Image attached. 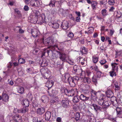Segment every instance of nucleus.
I'll list each match as a JSON object with an SVG mask.
<instances>
[{
	"instance_id": "1",
	"label": "nucleus",
	"mask_w": 122,
	"mask_h": 122,
	"mask_svg": "<svg viewBox=\"0 0 122 122\" xmlns=\"http://www.w3.org/2000/svg\"><path fill=\"white\" fill-rule=\"evenodd\" d=\"M54 41L51 39L50 37H48L45 41H43V43L46 46L49 45V48H52L53 49L57 48L59 49L57 45H53V44Z\"/></svg>"
},
{
	"instance_id": "2",
	"label": "nucleus",
	"mask_w": 122,
	"mask_h": 122,
	"mask_svg": "<svg viewBox=\"0 0 122 122\" xmlns=\"http://www.w3.org/2000/svg\"><path fill=\"white\" fill-rule=\"evenodd\" d=\"M31 14L33 18L31 20V22L35 24L36 23L38 20V18L40 15V13L38 11L35 10L31 12Z\"/></svg>"
},
{
	"instance_id": "3",
	"label": "nucleus",
	"mask_w": 122,
	"mask_h": 122,
	"mask_svg": "<svg viewBox=\"0 0 122 122\" xmlns=\"http://www.w3.org/2000/svg\"><path fill=\"white\" fill-rule=\"evenodd\" d=\"M59 53V57L62 62H66L70 60L69 56L68 55L62 52H57Z\"/></svg>"
},
{
	"instance_id": "4",
	"label": "nucleus",
	"mask_w": 122,
	"mask_h": 122,
	"mask_svg": "<svg viewBox=\"0 0 122 122\" xmlns=\"http://www.w3.org/2000/svg\"><path fill=\"white\" fill-rule=\"evenodd\" d=\"M114 15L118 22L122 21V14L121 12L119 11H115L114 12Z\"/></svg>"
},
{
	"instance_id": "5",
	"label": "nucleus",
	"mask_w": 122,
	"mask_h": 122,
	"mask_svg": "<svg viewBox=\"0 0 122 122\" xmlns=\"http://www.w3.org/2000/svg\"><path fill=\"white\" fill-rule=\"evenodd\" d=\"M28 108L27 107H24L22 109H21L20 110H18V109L16 108H14V112L15 113H25L28 110Z\"/></svg>"
},
{
	"instance_id": "6",
	"label": "nucleus",
	"mask_w": 122,
	"mask_h": 122,
	"mask_svg": "<svg viewBox=\"0 0 122 122\" xmlns=\"http://www.w3.org/2000/svg\"><path fill=\"white\" fill-rule=\"evenodd\" d=\"M35 0H31L29 5L31 6L35 7H39L40 5V3L39 1H36Z\"/></svg>"
},
{
	"instance_id": "7",
	"label": "nucleus",
	"mask_w": 122,
	"mask_h": 122,
	"mask_svg": "<svg viewBox=\"0 0 122 122\" xmlns=\"http://www.w3.org/2000/svg\"><path fill=\"white\" fill-rule=\"evenodd\" d=\"M114 103V101H112L111 99V101H107L104 102L102 106V108H107L111 103L113 104Z\"/></svg>"
},
{
	"instance_id": "8",
	"label": "nucleus",
	"mask_w": 122,
	"mask_h": 122,
	"mask_svg": "<svg viewBox=\"0 0 122 122\" xmlns=\"http://www.w3.org/2000/svg\"><path fill=\"white\" fill-rule=\"evenodd\" d=\"M69 27L68 25V23L66 21H63L61 27L63 29L66 30Z\"/></svg>"
},
{
	"instance_id": "9",
	"label": "nucleus",
	"mask_w": 122,
	"mask_h": 122,
	"mask_svg": "<svg viewBox=\"0 0 122 122\" xmlns=\"http://www.w3.org/2000/svg\"><path fill=\"white\" fill-rule=\"evenodd\" d=\"M13 119L15 122H21V117L19 115H16L14 116L13 117Z\"/></svg>"
},
{
	"instance_id": "10",
	"label": "nucleus",
	"mask_w": 122,
	"mask_h": 122,
	"mask_svg": "<svg viewBox=\"0 0 122 122\" xmlns=\"http://www.w3.org/2000/svg\"><path fill=\"white\" fill-rule=\"evenodd\" d=\"M69 102L67 100H63L62 102V106L65 108H66L69 107Z\"/></svg>"
},
{
	"instance_id": "11",
	"label": "nucleus",
	"mask_w": 122,
	"mask_h": 122,
	"mask_svg": "<svg viewBox=\"0 0 122 122\" xmlns=\"http://www.w3.org/2000/svg\"><path fill=\"white\" fill-rule=\"evenodd\" d=\"M104 97H105V96L103 95L102 94L101 95L98 101V104L102 106H102L104 102Z\"/></svg>"
},
{
	"instance_id": "12",
	"label": "nucleus",
	"mask_w": 122,
	"mask_h": 122,
	"mask_svg": "<svg viewBox=\"0 0 122 122\" xmlns=\"http://www.w3.org/2000/svg\"><path fill=\"white\" fill-rule=\"evenodd\" d=\"M40 32L39 30H35L31 32L32 36L36 38L39 36Z\"/></svg>"
},
{
	"instance_id": "13",
	"label": "nucleus",
	"mask_w": 122,
	"mask_h": 122,
	"mask_svg": "<svg viewBox=\"0 0 122 122\" xmlns=\"http://www.w3.org/2000/svg\"><path fill=\"white\" fill-rule=\"evenodd\" d=\"M79 98L82 101H87L88 100L89 98V97H87L85 95L82 94H81L79 96H78Z\"/></svg>"
},
{
	"instance_id": "14",
	"label": "nucleus",
	"mask_w": 122,
	"mask_h": 122,
	"mask_svg": "<svg viewBox=\"0 0 122 122\" xmlns=\"http://www.w3.org/2000/svg\"><path fill=\"white\" fill-rule=\"evenodd\" d=\"M118 63H114L111 64V66L112 67V70L114 71H116L117 72H118V66H117L118 65Z\"/></svg>"
},
{
	"instance_id": "15",
	"label": "nucleus",
	"mask_w": 122,
	"mask_h": 122,
	"mask_svg": "<svg viewBox=\"0 0 122 122\" xmlns=\"http://www.w3.org/2000/svg\"><path fill=\"white\" fill-rule=\"evenodd\" d=\"M106 94L107 97L108 98H112L113 95L112 92L109 90H107L106 92Z\"/></svg>"
},
{
	"instance_id": "16",
	"label": "nucleus",
	"mask_w": 122,
	"mask_h": 122,
	"mask_svg": "<svg viewBox=\"0 0 122 122\" xmlns=\"http://www.w3.org/2000/svg\"><path fill=\"white\" fill-rule=\"evenodd\" d=\"M2 96L3 101L5 102H7L9 101V96L7 94L3 92L2 93Z\"/></svg>"
},
{
	"instance_id": "17",
	"label": "nucleus",
	"mask_w": 122,
	"mask_h": 122,
	"mask_svg": "<svg viewBox=\"0 0 122 122\" xmlns=\"http://www.w3.org/2000/svg\"><path fill=\"white\" fill-rule=\"evenodd\" d=\"M80 52L82 55L83 54H86L87 53L88 50L85 47L82 46L80 48Z\"/></svg>"
},
{
	"instance_id": "18",
	"label": "nucleus",
	"mask_w": 122,
	"mask_h": 122,
	"mask_svg": "<svg viewBox=\"0 0 122 122\" xmlns=\"http://www.w3.org/2000/svg\"><path fill=\"white\" fill-rule=\"evenodd\" d=\"M116 110L118 116L121 117H122V109L121 108L117 107Z\"/></svg>"
},
{
	"instance_id": "19",
	"label": "nucleus",
	"mask_w": 122,
	"mask_h": 122,
	"mask_svg": "<svg viewBox=\"0 0 122 122\" xmlns=\"http://www.w3.org/2000/svg\"><path fill=\"white\" fill-rule=\"evenodd\" d=\"M53 82L51 80H48L47 81L46 83V86L48 88L51 87L53 84Z\"/></svg>"
},
{
	"instance_id": "20",
	"label": "nucleus",
	"mask_w": 122,
	"mask_h": 122,
	"mask_svg": "<svg viewBox=\"0 0 122 122\" xmlns=\"http://www.w3.org/2000/svg\"><path fill=\"white\" fill-rule=\"evenodd\" d=\"M67 81L69 83V84L70 85H71V86H74L75 85V84L74 83V79L71 77H70L68 79Z\"/></svg>"
},
{
	"instance_id": "21",
	"label": "nucleus",
	"mask_w": 122,
	"mask_h": 122,
	"mask_svg": "<svg viewBox=\"0 0 122 122\" xmlns=\"http://www.w3.org/2000/svg\"><path fill=\"white\" fill-rule=\"evenodd\" d=\"M41 99V101L44 103L47 102L49 101L48 97L46 95H44L42 97Z\"/></svg>"
},
{
	"instance_id": "22",
	"label": "nucleus",
	"mask_w": 122,
	"mask_h": 122,
	"mask_svg": "<svg viewBox=\"0 0 122 122\" xmlns=\"http://www.w3.org/2000/svg\"><path fill=\"white\" fill-rule=\"evenodd\" d=\"M45 112V110L44 108H39L37 109L36 111L37 114L41 115L43 113Z\"/></svg>"
},
{
	"instance_id": "23",
	"label": "nucleus",
	"mask_w": 122,
	"mask_h": 122,
	"mask_svg": "<svg viewBox=\"0 0 122 122\" xmlns=\"http://www.w3.org/2000/svg\"><path fill=\"white\" fill-rule=\"evenodd\" d=\"M51 74V73L50 71L49 70H48L45 73L44 75L43 76V77L47 79L50 77Z\"/></svg>"
},
{
	"instance_id": "24",
	"label": "nucleus",
	"mask_w": 122,
	"mask_h": 122,
	"mask_svg": "<svg viewBox=\"0 0 122 122\" xmlns=\"http://www.w3.org/2000/svg\"><path fill=\"white\" fill-rule=\"evenodd\" d=\"M45 119L47 121H48L50 119L51 116V113L49 111H47L46 112L45 114Z\"/></svg>"
},
{
	"instance_id": "25",
	"label": "nucleus",
	"mask_w": 122,
	"mask_h": 122,
	"mask_svg": "<svg viewBox=\"0 0 122 122\" xmlns=\"http://www.w3.org/2000/svg\"><path fill=\"white\" fill-rule=\"evenodd\" d=\"M97 92L93 90H92L91 92V94L92 98L93 99H95L97 97Z\"/></svg>"
},
{
	"instance_id": "26",
	"label": "nucleus",
	"mask_w": 122,
	"mask_h": 122,
	"mask_svg": "<svg viewBox=\"0 0 122 122\" xmlns=\"http://www.w3.org/2000/svg\"><path fill=\"white\" fill-rule=\"evenodd\" d=\"M97 2L93 1L92 2L91 6L93 9H96L97 7Z\"/></svg>"
},
{
	"instance_id": "27",
	"label": "nucleus",
	"mask_w": 122,
	"mask_h": 122,
	"mask_svg": "<svg viewBox=\"0 0 122 122\" xmlns=\"http://www.w3.org/2000/svg\"><path fill=\"white\" fill-rule=\"evenodd\" d=\"M39 19L40 20V24H42L43 23H45V17L44 15L40 16L39 17Z\"/></svg>"
},
{
	"instance_id": "28",
	"label": "nucleus",
	"mask_w": 122,
	"mask_h": 122,
	"mask_svg": "<svg viewBox=\"0 0 122 122\" xmlns=\"http://www.w3.org/2000/svg\"><path fill=\"white\" fill-rule=\"evenodd\" d=\"M83 81L87 84H89L91 82V79L88 77H85L83 79Z\"/></svg>"
},
{
	"instance_id": "29",
	"label": "nucleus",
	"mask_w": 122,
	"mask_h": 122,
	"mask_svg": "<svg viewBox=\"0 0 122 122\" xmlns=\"http://www.w3.org/2000/svg\"><path fill=\"white\" fill-rule=\"evenodd\" d=\"M70 77V75L68 73H65L62 75V80L64 81L66 80L67 79V80Z\"/></svg>"
},
{
	"instance_id": "30",
	"label": "nucleus",
	"mask_w": 122,
	"mask_h": 122,
	"mask_svg": "<svg viewBox=\"0 0 122 122\" xmlns=\"http://www.w3.org/2000/svg\"><path fill=\"white\" fill-rule=\"evenodd\" d=\"M92 106L93 107L95 110L96 111L98 110L101 109L102 108V107H99L97 106V105L94 104H93Z\"/></svg>"
},
{
	"instance_id": "31",
	"label": "nucleus",
	"mask_w": 122,
	"mask_h": 122,
	"mask_svg": "<svg viewBox=\"0 0 122 122\" xmlns=\"http://www.w3.org/2000/svg\"><path fill=\"white\" fill-rule=\"evenodd\" d=\"M98 57L95 56L92 57L93 62L95 63H96L98 61Z\"/></svg>"
},
{
	"instance_id": "32",
	"label": "nucleus",
	"mask_w": 122,
	"mask_h": 122,
	"mask_svg": "<svg viewBox=\"0 0 122 122\" xmlns=\"http://www.w3.org/2000/svg\"><path fill=\"white\" fill-rule=\"evenodd\" d=\"M79 106L80 108L84 110H85L86 106L83 103H80L79 104Z\"/></svg>"
},
{
	"instance_id": "33",
	"label": "nucleus",
	"mask_w": 122,
	"mask_h": 122,
	"mask_svg": "<svg viewBox=\"0 0 122 122\" xmlns=\"http://www.w3.org/2000/svg\"><path fill=\"white\" fill-rule=\"evenodd\" d=\"M68 94L71 96H73L75 93V92L74 90L73 89H71L70 90Z\"/></svg>"
},
{
	"instance_id": "34",
	"label": "nucleus",
	"mask_w": 122,
	"mask_h": 122,
	"mask_svg": "<svg viewBox=\"0 0 122 122\" xmlns=\"http://www.w3.org/2000/svg\"><path fill=\"white\" fill-rule=\"evenodd\" d=\"M86 59L85 58H84L83 59V60L82 61L81 60H80L79 61L80 63L82 65H86Z\"/></svg>"
},
{
	"instance_id": "35",
	"label": "nucleus",
	"mask_w": 122,
	"mask_h": 122,
	"mask_svg": "<svg viewBox=\"0 0 122 122\" xmlns=\"http://www.w3.org/2000/svg\"><path fill=\"white\" fill-rule=\"evenodd\" d=\"M73 101L74 103H75L78 102L79 101V100L78 98V97L77 96L73 97Z\"/></svg>"
},
{
	"instance_id": "36",
	"label": "nucleus",
	"mask_w": 122,
	"mask_h": 122,
	"mask_svg": "<svg viewBox=\"0 0 122 122\" xmlns=\"http://www.w3.org/2000/svg\"><path fill=\"white\" fill-rule=\"evenodd\" d=\"M58 93L57 91L55 90H53L51 92V93H49V95L50 96L56 95Z\"/></svg>"
},
{
	"instance_id": "37",
	"label": "nucleus",
	"mask_w": 122,
	"mask_h": 122,
	"mask_svg": "<svg viewBox=\"0 0 122 122\" xmlns=\"http://www.w3.org/2000/svg\"><path fill=\"white\" fill-rule=\"evenodd\" d=\"M48 62L45 60H44V61H42L41 64V66L42 67L46 66L47 65Z\"/></svg>"
},
{
	"instance_id": "38",
	"label": "nucleus",
	"mask_w": 122,
	"mask_h": 122,
	"mask_svg": "<svg viewBox=\"0 0 122 122\" xmlns=\"http://www.w3.org/2000/svg\"><path fill=\"white\" fill-rule=\"evenodd\" d=\"M52 24L53 25L52 27L53 28H57L59 26V24L57 23H52Z\"/></svg>"
},
{
	"instance_id": "39",
	"label": "nucleus",
	"mask_w": 122,
	"mask_h": 122,
	"mask_svg": "<svg viewBox=\"0 0 122 122\" xmlns=\"http://www.w3.org/2000/svg\"><path fill=\"white\" fill-rule=\"evenodd\" d=\"M101 13L102 15L105 16L107 15V10L105 9L102 10L101 11Z\"/></svg>"
},
{
	"instance_id": "40",
	"label": "nucleus",
	"mask_w": 122,
	"mask_h": 122,
	"mask_svg": "<svg viewBox=\"0 0 122 122\" xmlns=\"http://www.w3.org/2000/svg\"><path fill=\"white\" fill-rule=\"evenodd\" d=\"M88 33L90 34H92L94 31V28L93 27H91L88 28Z\"/></svg>"
},
{
	"instance_id": "41",
	"label": "nucleus",
	"mask_w": 122,
	"mask_h": 122,
	"mask_svg": "<svg viewBox=\"0 0 122 122\" xmlns=\"http://www.w3.org/2000/svg\"><path fill=\"white\" fill-rule=\"evenodd\" d=\"M73 78L75 84L76 83H77L79 80V78L78 76L74 77Z\"/></svg>"
},
{
	"instance_id": "42",
	"label": "nucleus",
	"mask_w": 122,
	"mask_h": 122,
	"mask_svg": "<svg viewBox=\"0 0 122 122\" xmlns=\"http://www.w3.org/2000/svg\"><path fill=\"white\" fill-rule=\"evenodd\" d=\"M114 71L112 70V71H110L109 72L110 76L112 77H113V76H116V74Z\"/></svg>"
},
{
	"instance_id": "43",
	"label": "nucleus",
	"mask_w": 122,
	"mask_h": 122,
	"mask_svg": "<svg viewBox=\"0 0 122 122\" xmlns=\"http://www.w3.org/2000/svg\"><path fill=\"white\" fill-rule=\"evenodd\" d=\"M99 4L100 5H102L103 4L105 5L107 3V0H102L99 1Z\"/></svg>"
},
{
	"instance_id": "44",
	"label": "nucleus",
	"mask_w": 122,
	"mask_h": 122,
	"mask_svg": "<svg viewBox=\"0 0 122 122\" xmlns=\"http://www.w3.org/2000/svg\"><path fill=\"white\" fill-rule=\"evenodd\" d=\"M18 63L20 64H23L25 62V60L23 58H20L18 60Z\"/></svg>"
},
{
	"instance_id": "45",
	"label": "nucleus",
	"mask_w": 122,
	"mask_h": 122,
	"mask_svg": "<svg viewBox=\"0 0 122 122\" xmlns=\"http://www.w3.org/2000/svg\"><path fill=\"white\" fill-rule=\"evenodd\" d=\"M49 5L51 7H54L55 6V2L51 0L49 3Z\"/></svg>"
},
{
	"instance_id": "46",
	"label": "nucleus",
	"mask_w": 122,
	"mask_h": 122,
	"mask_svg": "<svg viewBox=\"0 0 122 122\" xmlns=\"http://www.w3.org/2000/svg\"><path fill=\"white\" fill-rule=\"evenodd\" d=\"M108 4L112 5L114 4L115 2L114 0H109L108 2Z\"/></svg>"
},
{
	"instance_id": "47",
	"label": "nucleus",
	"mask_w": 122,
	"mask_h": 122,
	"mask_svg": "<svg viewBox=\"0 0 122 122\" xmlns=\"http://www.w3.org/2000/svg\"><path fill=\"white\" fill-rule=\"evenodd\" d=\"M68 36L71 39H72L74 35L71 32H69L68 35Z\"/></svg>"
},
{
	"instance_id": "48",
	"label": "nucleus",
	"mask_w": 122,
	"mask_h": 122,
	"mask_svg": "<svg viewBox=\"0 0 122 122\" xmlns=\"http://www.w3.org/2000/svg\"><path fill=\"white\" fill-rule=\"evenodd\" d=\"M80 117V114L79 113H77L75 115V119L77 121L79 120Z\"/></svg>"
},
{
	"instance_id": "49",
	"label": "nucleus",
	"mask_w": 122,
	"mask_h": 122,
	"mask_svg": "<svg viewBox=\"0 0 122 122\" xmlns=\"http://www.w3.org/2000/svg\"><path fill=\"white\" fill-rule=\"evenodd\" d=\"M24 105L26 107L29 106V103L28 101L27 100H25L23 102Z\"/></svg>"
},
{
	"instance_id": "50",
	"label": "nucleus",
	"mask_w": 122,
	"mask_h": 122,
	"mask_svg": "<svg viewBox=\"0 0 122 122\" xmlns=\"http://www.w3.org/2000/svg\"><path fill=\"white\" fill-rule=\"evenodd\" d=\"M24 91V89L22 87H20L19 88V89L18 90V92L19 93L21 94L23 93Z\"/></svg>"
},
{
	"instance_id": "51",
	"label": "nucleus",
	"mask_w": 122,
	"mask_h": 122,
	"mask_svg": "<svg viewBox=\"0 0 122 122\" xmlns=\"http://www.w3.org/2000/svg\"><path fill=\"white\" fill-rule=\"evenodd\" d=\"M73 69L75 72H76L79 69V67L76 65H75L73 67Z\"/></svg>"
},
{
	"instance_id": "52",
	"label": "nucleus",
	"mask_w": 122,
	"mask_h": 122,
	"mask_svg": "<svg viewBox=\"0 0 122 122\" xmlns=\"http://www.w3.org/2000/svg\"><path fill=\"white\" fill-rule=\"evenodd\" d=\"M114 86L115 87V89L116 90H118L120 89V87L117 83L115 84Z\"/></svg>"
},
{
	"instance_id": "53",
	"label": "nucleus",
	"mask_w": 122,
	"mask_h": 122,
	"mask_svg": "<svg viewBox=\"0 0 122 122\" xmlns=\"http://www.w3.org/2000/svg\"><path fill=\"white\" fill-rule=\"evenodd\" d=\"M106 62L107 61L103 59L101 60L100 61V62L101 65H103L105 64Z\"/></svg>"
},
{
	"instance_id": "54",
	"label": "nucleus",
	"mask_w": 122,
	"mask_h": 122,
	"mask_svg": "<svg viewBox=\"0 0 122 122\" xmlns=\"http://www.w3.org/2000/svg\"><path fill=\"white\" fill-rule=\"evenodd\" d=\"M101 74L102 72L100 71H97L96 73L97 76L98 77H100L101 76Z\"/></svg>"
},
{
	"instance_id": "55",
	"label": "nucleus",
	"mask_w": 122,
	"mask_h": 122,
	"mask_svg": "<svg viewBox=\"0 0 122 122\" xmlns=\"http://www.w3.org/2000/svg\"><path fill=\"white\" fill-rule=\"evenodd\" d=\"M114 32V30L112 29L110 30V35L111 36H112Z\"/></svg>"
},
{
	"instance_id": "56",
	"label": "nucleus",
	"mask_w": 122,
	"mask_h": 122,
	"mask_svg": "<svg viewBox=\"0 0 122 122\" xmlns=\"http://www.w3.org/2000/svg\"><path fill=\"white\" fill-rule=\"evenodd\" d=\"M52 56L53 58H57L58 57V55L56 53H53Z\"/></svg>"
},
{
	"instance_id": "57",
	"label": "nucleus",
	"mask_w": 122,
	"mask_h": 122,
	"mask_svg": "<svg viewBox=\"0 0 122 122\" xmlns=\"http://www.w3.org/2000/svg\"><path fill=\"white\" fill-rule=\"evenodd\" d=\"M27 97L29 98V99L30 100H32V95H31V93L28 94L27 96Z\"/></svg>"
},
{
	"instance_id": "58",
	"label": "nucleus",
	"mask_w": 122,
	"mask_h": 122,
	"mask_svg": "<svg viewBox=\"0 0 122 122\" xmlns=\"http://www.w3.org/2000/svg\"><path fill=\"white\" fill-rule=\"evenodd\" d=\"M24 10L25 11H27L29 9V8L28 6L27 5L25 6L24 8Z\"/></svg>"
},
{
	"instance_id": "59",
	"label": "nucleus",
	"mask_w": 122,
	"mask_h": 122,
	"mask_svg": "<svg viewBox=\"0 0 122 122\" xmlns=\"http://www.w3.org/2000/svg\"><path fill=\"white\" fill-rule=\"evenodd\" d=\"M33 122H38V119L37 117H34L33 118Z\"/></svg>"
},
{
	"instance_id": "60",
	"label": "nucleus",
	"mask_w": 122,
	"mask_h": 122,
	"mask_svg": "<svg viewBox=\"0 0 122 122\" xmlns=\"http://www.w3.org/2000/svg\"><path fill=\"white\" fill-rule=\"evenodd\" d=\"M8 82L9 84L11 85H12L14 84L13 82L11 80H8Z\"/></svg>"
},
{
	"instance_id": "61",
	"label": "nucleus",
	"mask_w": 122,
	"mask_h": 122,
	"mask_svg": "<svg viewBox=\"0 0 122 122\" xmlns=\"http://www.w3.org/2000/svg\"><path fill=\"white\" fill-rule=\"evenodd\" d=\"M56 121L57 122H61L62 119L60 117H57L56 118Z\"/></svg>"
},
{
	"instance_id": "62",
	"label": "nucleus",
	"mask_w": 122,
	"mask_h": 122,
	"mask_svg": "<svg viewBox=\"0 0 122 122\" xmlns=\"http://www.w3.org/2000/svg\"><path fill=\"white\" fill-rule=\"evenodd\" d=\"M115 9V8L113 6L111 7L109 9V11L110 12H113Z\"/></svg>"
},
{
	"instance_id": "63",
	"label": "nucleus",
	"mask_w": 122,
	"mask_h": 122,
	"mask_svg": "<svg viewBox=\"0 0 122 122\" xmlns=\"http://www.w3.org/2000/svg\"><path fill=\"white\" fill-rule=\"evenodd\" d=\"M30 1H31L30 0H25L24 1L25 3L29 5V4Z\"/></svg>"
},
{
	"instance_id": "64",
	"label": "nucleus",
	"mask_w": 122,
	"mask_h": 122,
	"mask_svg": "<svg viewBox=\"0 0 122 122\" xmlns=\"http://www.w3.org/2000/svg\"><path fill=\"white\" fill-rule=\"evenodd\" d=\"M86 74L87 75L89 76L91 75V73L89 71L87 70L86 71Z\"/></svg>"
}]
</instances>
